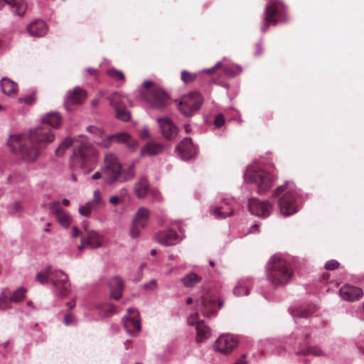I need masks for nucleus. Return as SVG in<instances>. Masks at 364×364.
Segmentation results:
<instances>
[{"label": "nucleus", "mask_w": 364, "mask_h": 364, "mask_svg": "<svg viewBox=\"0 0 364 364\" xmlns=\"http://www.w3.org/2000/svg\"><path fill=\"white\" fill-rule=\"evenodd\" d=\"M73 237H77L80 235V232L79 231L78 228L76 226L73 227Z\"/></svg>", "instance_id": "63"}, {"label": "nucleus", "mask_w": 364, "mask_h": 364, "mask_svg": "<svg viewBox=\"0 0 364 364\" xmlns=\"http://www.w3.org/2000/svg\"><path fill=\"white\" fill-rule=\"evenodd\" d=\"M339 265V263L334 259L328 261L325 264V268L328 270H333L336 269Z\"/></svg>", "instance_id": "53"}, {"label": "nucleus", "mask_w": 364, "mask_h": 364, "mask_svg": "<svg viewBox=\"0 0 364 364\" xmlns=\"http://www.w3.org/2000/svg\"><path fill=\"white\" fill-rule=\"evenodd\" d=\"M196 340L198 343H201L210 337L211 333L210 328L204 323V321H198L196 326Z\"/></svg>", "instance_id": "28"}, {"label": "nucleus", "mask_w": 364, "mask_h": 364, "mask_svg": "<svg viewBox=\"0 0 364 364\" xmlns=\"http://www.w3.org/2000/svg\"><path fill=\"white\" fill-rule=\"evenodd\" d=\"M122 174V165L117 157L109 153L105 155L104 166L102 167V175L105 182L112 184L117 181H120Z\"/></svg>", "instance_id": "6"}, {"label": "nucleus", "mask_w": 364, "mask_h": 364, "mask_svg": "<svg viewBox=\"0 0 364 364\" xmlns=\"http://www.w3.org/2000/svg\"><path fill=\"white\" fill-rule=\"evenodd\" d=\"M213 213L218 218H224L232 215L233 210L228 203H224L214 208Z\"/></svg>", "instance_id": "30"}, {"label": "nucleus", "mask_w": 364, "mask_h": 364, "mask_svg": "<svg viewBox=\"0 0 364 364\" xmlns=\"http://www.w3.org/2000/svg\"><path fill=\"white\" fill-rule=\"evenodd\" d=\"M136 195L139 198L146 197L149 191V182L145 177L141 178L134 186Z\"/></svg>", "instance_id": "31"}, {"label": "nucleus", "mask_w": 364, "mask_h": 364, "mask_svg": "<svg viewBox=\"0 0 364 364\" xmlns=\"http://www.w3.org/2000/svg\"><path fill=\"white\" fill-rule=\"evenodd\" d=\"M86 130L93 135L95 141L102 138L104 135L105 131L102 127L90 125L86 127Z\"/></svg>", "instance_id": "38"}, {"label": "nucleus", "mask_w": 364, "mask_h": 364, "mask_svg": "<svg viewBox=\"0 0 364 364\" xmlns=\"http://www.w3.org/2000/svg\"><path fill=\"white\" fill-rule=\"evenodd\" d=\"M282 192H284V194L279 200L280 213L284 216H289L296 213L298 210L296 198L299 192L294 184L289 181L286 182L285 184L277 187L274 190L273 196H277Z\"/></svg>", "instance_id": "2"}, {"label": "nucleus", "mask_w": 364, "mask_h": 364, "mask_svg": "<svg viewBox=\"0 0 364 364\" xmlns=\"http://www.w3.org/2000/svg\"><path fill=\"white\" fill-rule=\"evenodd\" d=\"M36 100V97L34 95H29L28 96H26L25 97H19L18 99V101L19 103H25L27 105H31L33 104Z\"/></svg>", "instance_id": "50"}, {"label": "nucleus", "mask_w": 364, "mask_h": 364, "mask_svg": "<svg viewBox=\"0 0 364 364\" xmlns=\"http://www.w3.org/2000/svg\"><path fill=\"white\" fill-rule=\"evenodd\" d=\"M164 146L160 143H148L143 146L140 151V156L141 157L145 156H155L158 155L163 151Z\"/></svg>", "instance_id": "25"}, {"label": "nucleus", "mask_w": 364, "mask_h": 364, "mask_svg": "<svg viewBox=\"0 0 364 364\" xmlns=\"http://www.w3.org/2000/svg\"><path fill=\"white\" fill-rule=\"evenodd\" d=\"M26 290L21 287L14 291L11 292L9 289H5L0 296V302H3L5 306H9L11 302L18 303L23 301L26 297Z\"/></svg>", "instance_id": "14"}, {"label": "nucleus", "mask_w": 364, "mask_h": 364, "mask_svg": "<svg viewBox=\"0 0 364 364\" xmlns=\"http://www.w3.org/2000/svg\"><path fill=\"white\" fill-rule=\"evenodd\" d=\"M119 198L116 196H112L109 198V201L110 203L116 205L119 203Z\"/></svg>", "instance_id": "61"}, {"label": "nucleus", "mask_w": 364, "mask_h": 364, "mask_svg": "<svg viewBox=\"0 0 364 364\" xmlns=\"http://www.w3.org/2000/svg\"><path fill=\"white\" fill-rule=\"evenodd\" d=\"M86 93L80 87H75L71 92H68L65 99V107L67 110H70V106L80 105L85 100Z\"/></svg>", "instance_id": "17"}, {"label": "nucleus", "mask_w": 364, "mask_h": 364, "mask_svg": "<svg viewBox=\"0 0 364 364\" xmlns=\"http://www.w3.org/2000/svg\"><path fill=\"white\" fill-rule=\"evenodd\" d=\"M107 73L109 76L115 78H118L122 81H124L125 77L123 73L120 70H117L115 69H110L107 71Z\"/></svg>", "instance_id": "49"}, {"label": "nucleus", "mask_w": 364, "mask_h": 364, "mask_svg": "<svg viewBox=\"0 0 364 364\" xmlns=\"http://www.w3.org/2000/svg\"><path fill=\"white\" fill-rule=\"evenodd\" d=\"M286 20L285 8L282 2L279 0H269L265 9L266 23L262 26L261 30L262 32H266L268 29L267 23L277 24Z\"/></svg>", "instance_id": "7"}, {"label": "nucleus", "mask_w": 364, "mask_h": 364, "mask_svg": "<svg viewBox=\"0 0 364 364\" xmlns=\"http://www.w3.org/2000/svg\"><path fill=\"white\" fill-rule=\"evenodd\" d=\"M50 282L54 287V294L58 297H64L70 291L68 275L61 270L50 268Z\"/></svg>", "instance_id": "9"}, {"label": "nucleus", "mask_w": 364, "mask_h": 364, "mask_svg": "<svg viewBox=\"0 0 364 364\" xmlns=\"http://www.w3.org/2000/svg\"><path fill=\"white\" fill-rule=\"evenodd\" d=\"M78 211L81 215L89 217L93 210L86 203L85 205L79 207Z\"/></svg>", "instance_id": "48"}, {"label": "nucleus", "mask_w": 364, "mask_h": 364, "mask_svg": "<svg viewBox=\"0 0 364 364\" xmlns=\"http://www.w3.org/2000/svg\"><path fill=\"white\" fill-rule=\"evenodd\" d=\"M224 124H225V118H224L223 114H218L215 117V120H214V124L215 125V127L220 128L223 125H224Z\"/></svg>", "instance_id": "52"}, {"label": "nucleus", "mask_w": 364, "mask_h": 364, "mask_svg": "<svg viewBox=\"0 0 364 364\" xmlns=\"http://www.w3.org/2000/svg\"><path fill=\"white\" fill-rule=\"evenodd\" d=\"M49 207H50L51 212L55 216L63 210V209L61 208L60 206V202L57 201V200L50 202L49 203Z\"/></svg>", "instance_id": "47"}, {"label": "nucleus", "mask_w": 364, "mask_h": 364, "mask_svg": "<svg viewBox=\"0 0 364 364\" xmlns=\"http://www.w3.org/2000/svg\"><path fill=\"white\" fill-rule=\"evenodd\" d=\"M36 279L42 284L48 283L50 281V267L38 272L36 274Z\"/></svg>", "instance_id": "40"}, {"label": "nucleus", "mask_w": 364, "mask_h": 364, "mask_svg": "<svg viewBox=\"0 0 364 364\" xmlns=\"http://www.w3.org/2000/svg\"><path fill=\"white\" fill-rule=\"evenodd\" d=\"M237 339L231 334L220 335L214 342V350L220 353L228 354L231 353L237 346Z\"/></svg>", "instance_id": "11"}, {"label": "nucleus", "mask_w": 364, "mask_h": 364, "mask_svg": "<svg viewBox=\"0 0 364 364\" xmlns=\"http://www.w3.org/2000/svg\"><path fill=\"white\" fill-rule=\"evenodd\" d=\"M64 321H65V324L66 326H69L75 322V317L71 314H67L65 316Z\"/></svg>", "instance_id": "58"}, {"label": "nucleus", "mask_w": 364, "mask_h": 364, "mask_svg": "<svg viewBox=\"0 0 364 364\" xmlns=\"http://www.w3.org/2000/svg\"><path fill=\"white\" fill-rule=\"evenodd\" d=\"M304 355H314L316 356H322L324 355L323 350L318 347H308L301 351Z\"/></svg>", "instance_id": "43"}, {"label": "nucleus", "mask_w": 364, "mask_h": 364, "mask_svg": "<svg viewBox=\"0 0 364 364\" xmlns=\"http://www.w3.org/2000/svg\"><path fill=\"white\" fill-rule=\"evenodd\" d=\"M87 204L92 209V210H96L100 207L105 205L101 193L98 190L94 191L92 200L87 202Z\"/></svg>", "instance_id": "34"}, {"label": "nucleus", "mask_w": 364, "mask_h": 364, "mask_svg": "<svg viewBox=\"0 0 364 364\" xmlns=\"http://www.w3.org/2000/svg\"><path fill=\"white\" fill-rule=\"evenodd\" d=\"M246 355H243L242 357L236 360L234 364H247V361L245 360Z\"/></svg>", "instance_id": "62"}, {"label": "nucleus", "mask_w": 364, "mask_h": 364, "mask_svg": "<svg viewBox=\"0 0 364 364\" xmlns=\"http://www.w3.org/2000/svg\"><path fill=\"white\" fill-rule=\"evenodd\" d=\"M157 283L155 279L151 280L149 282L144 284V288L148 290H154L156 288Z\"/></svg>", "instance_id": "57"}, {"label": "nucleus", "mask_w": 364, "mask_h": 364, "mask_svg": "<svg viewBox=\"0 0 364 364\" xmlns=\"http://www.w3.org/2000/svg\"><path fill=\"white\" fill-rule=\"evenodd\" d=\"M113 142V138H112V135H109L105 138H100L98 140L95 141V143L102 147L104 149H108L112 146V143Z\"/></svg>", "instance_id": "44"}, {"label": "nucleus", "mask_w": 364, "mask_h": 364, "mask_svg": "<svg viewBox=\"0 0 364 364\" xmlns=\"http://www.w3.org/2000/svg\"><path fill=\"white\" fill-rule=\"evenodd\" d=\"M54 132L46 125H40L30 129L27 140L19 145V152L22 159L27 163H33L47 146L54 141Z\"/></svg>", "instance_id": "1"}, {"label": "nucleus", "mask_w": 364, "mask_h": 364, "mask_svg": "<svg viewBox=\"0 0 364 364\" xmlns=\"http://www.w3.org/2000/svg\"><path fill=\"white\" fill-rule=\"evenodd\" d=\"M109 288L111 296L116 300L119 299L124 288V283L121 278L118 277H113L109 281Z\"/></svg>", "instance_id": "24"}, {"label": "nucleus", "mask_w": 364, "mask_h": 364, "mask_svg": "<svg viewBox=\"0 0 364 364\" xmlns=\"http://www.w3.org/2000/svg\"><path fill=\"white\" fill-rule=\"evenodd\" d=\"M154 201L159 202L162 200L160 193L157 191H153L151 193Z\"/></svg>", "instance_id": "59"}, {"label": "nucleus", "mask_w": 364, "mask_h": 364, "mask_svg": "<svg viewBox=\"0 0 364 364\" xmlns=\"http://www.w3.org/2000/svg\"><path fill=\"white\" fill-rule=\"evenodd\" d=\"M249 293V289L245 279H240L233 289V294L237 296H245Z\"/></svg>", "instance_id": "35"}, {"label": "nucleus", "mask_w": 364, "mask_h": 364, "mask_svg": "<svg viewBox=\"0 0 364 364\" xmlns=\"http://www.w3.org/2000/svg\"><path fill=\"white\" fill-rule=\"evenodd\" d=\"M97 156L98 151L94 146L88 141H85L74 151L72 159L73 163L82 168L88 164H95Z\"/></svg>", "instance_id": "5"}, {"label": "nucleus", "mask_w": 364, "mask_h": 364, "mask_svg": "<svg viewBox=\"0 0 364 364\" xmlns=\"http://www.w3.org/2000/svg\"><path fill=\"white\" fill-rule=\"evenodd\" d=\"M168 101L167 95L161 90H156L153 92V99L151 105L154 108H162L166 105Z\"/></svg>", "instance_id": "29"}, {"label": "nucleus", "mask_w": 364, "mask_h": 364, "mask_svg": "<svg viewBox=\"0 0 364 364\" xmlns=\"http://www.w3.org/2000/svg\"><path fill=\"white\" fill-rule=\"evenodd\" d=\"M200 309L203 315L205 317H211L215 314L213 300L203 298L200 304Z\"/></svg>", "instance_id": "32"}, {"label": "nucleus", "mask_w": 364, "mask_h": 364, "mask_svg": "<svg viewBox=\"0 0 364 364\" xmlns=\"http://www.w3.org/2000/svg\"><path fill=\"white\" fill-rule=\"evenodd\" d=\"M125 145L129 150L134 151L137 149L139 143L137 141L133 139L130 136L129 140H128V142H127Z\"/></svg>", "instance_id": "51"}, {"label": "nucleus", "mask_w": 364, "mask_h": 364, "mask_svg": "<svg viewBox=\"0 0 364 364\" xmlns=\"http://www.w3.org/2000/svg\"><path fill=\"white\" fill-rule=\"evenodd\" d=\"M23 211V208L21 203L18 201L14 202L9 210V212L12 215H20Z\"/></svg>", "instance_id": "45"}, {"label": "nucleus", "mask_w": 364, "mask_h": 364, "mask_svg": "<svg viewBox=\"0 0 364 364\" xmlns=\"http://www.w3.org/2000/svg\"><path fill=\"white\" fill-rule=\"evenodd\" d=\"M102 95H103V92H100L98 97L92 100L91 105H92V106L93 107H96L98 106L99 102H100V97H102Z\"/></svg>", "instance_id": "60"}, {"label": "nucleus", "mask_w": 364, "mask_h": 364, "mask_svg": "<svg viewBox=\"0 0 364 364\" xmlns=\"http://www.w3.org/2000/svg\"><path fill=\"white\" fill-rule=\"evenodd\" d=\"M157 122L162 135L168 140L175 138L178 133V128L172 121L168 118H158Z\"/></svg>", "instance_id": "15"}, {"label": "nucleus", "mask_w": 364, "mask_h": 364, "mask_svg": "<svg viewBox=\"0 0 364 364\" xmlns=\"http://www.w3.org/2000/svg\"><path fill=\"white\" fill-rule=\"evenodd\" d=\"M247 182L255 183L259 193L268 191L272 186L274 178L268 172L257 166H249L245 172Z\"/></svg>", "instance_id": "4"}, {"label": "nucleus", "mask_w": 364, "mask_h": 364, "mask_svg": "<svg viewBox=\"0 0 364 364\" xmlns=\"http://www.w3.org/2000/svg\"><path fill=\"white\" fill-rule=\"evenodd\" d=\"M177 150L181 158L183 160L191 159L197 153V149L192 142L191 138H184L177 146Z\"/></svg>", "instance_id": "16"}, {"label": "nucleus", "mask_w": 364, "mask_h": 364, "mask_svg": "<svg viewBox=\"0 0 364 364\" xmlns=\"http://www.w3.org/2000/svg\"><path fill=\"white\" fill-rule=\"evenodd\" d=\"M248 208L250 213L258 217L266 218L269 215L272 205L267 200H259L256 198L249 199Z\"/></svg>", "instance_id": "13"}, {"label": "nucleus", "mask_w": 364, "mask_h": 364, "mask_svg": "<svg viewBox=\"0 0 364 364\" xmlns=\"http://www.w3.org/2000/svg\"><path fill=\"white\" fill-rule=\"evenodd\" d=\"M57 221L64 228H68L71 223V217L64 210L55 216Z\"/></svg>", "instance_id": "37"}, {"label": "nucleus", "mask_w": 364, "mask_h": 364, "mask_svg": "<svg viewBox=\"0 0 364 364\" xmlns=\"http://www.w3.org/2000/svg\"><path fill=\"white\" fill-rule=\"evenodd\" d=\"M27 31L32 36L41 37L47 33L48 28L45 21L39 20L31 23L27 27Z\"/></svg>", "instance_id": "21"}, {"label": "nucleus", "mask_w": 364, "mask_h": 364, "mask_svg": "<svg viewBox=\"0 0 364 364\" xmlns=\"http://www.w3.org/2000/svg\"><path fill=\"white\" fill-rule=\"evenodd\" d=\"M267 278L274 286L287 284L291 279L292 272L287 262L278 256H273L267 264Z\"/></svg>", "instance_id": "3"}, {"label": "nucleus", "mask_w": 364, "mask_h": 364, "mask_svg": "<svg viewBox=\"0 0 364 364\" xmlns=\"http://www.w3.org/2000/svg\"><path fill=\"white\" fill-rule=\"evenodd\" d=\"M196 78V75L194 73H191L186 70L181 72V79L186 84L194 81Z\"/></svg>", "instance_id": "46"}, {"label": "nucleus", "mask_w": 364, "mask_h": 364, "mask_svg": "<svg viewBox=\"0 0 364 364\" xmlns=\"http://www.w3.org/2000/svg\"><path fill=\"white\" fill-rule=\"evenodd\" d=\"M107 100L109 102V105L114 108V110L126 106L127 102L132 106V102L129 101L125 95H123L117 92H114L107 97Z\"/></svg>", "instance_id": "23"}, {"label": "nucleus", "mask_w": 364, "mask_h": 364, "mask_svg": "<svg viewBox=\"0 0 364 364\" xmlns=\"http://www.w3.org/2000/svg\"><path fill=\"white\" fill-rule=\"evenodd\" d=\"M41 122L58 129L62 124V117L58 112H50L41 118Z\"/></svg>", "instance_id": "26"}, {"label": "nucleus", "mask_w": 364, "mask_h": 364, "mask_svg": "<svg viewBox=\"0 0 364 364\" xmlns=\"http://www.w3.org/2000/svg\"><path fill=\"white\" fill-rule=\"evenodd\" d=\"M130 135L127 132H119L112 135L113 141L125 144L129 140Z\"/></svg>", "instance_id": "42"}, {"label": "nucleus", "mask_w": 364, "mask_h": 364, "mask_svg": "<svg viewBox=\"0 0 364 364\" xmlns=\"http://www.w3.org/2000/svg\"><path fill=\"white\" fill-rule=\"evenodd\" d=\"M0 87L4 94L14 96L17 94L18 85L8 77H3L0 81Z\"/></svg>", "instance_id": "27"}, {"label": "nucleus", "mask_w": 364, "mask_h": 364, "mask_svg": "<svg viewBox=\"0 0 364 364\" xmlns=\"http://www.w3.org/2000/svg\"><path fill=\"white\" fill-rule=\"evenodd\" d=\"M135 176L134 164H131L129 168L124 171H122L121 182H124L132 180Z\"/></svg>", "instance_id": "41"}, {"label": "nucleus", "mask_w": 364, "mask_h": 364, "mask_svg": "<svg viewBox=\"0 0 364 364\" xmlns=\"http://www.w3.org/2000/svg\"><path fill=\"white\" fill-rule=\"evenodd\" d=\"M292 315L295 316L306 317L309 315V312L306 309H298L292 312Z\"/></svg>", "instance_id": "54"}, {"label": "nucleus", "mask_w": 364, "mask_h": 364, "mask_svg": "<svg viewBox=\"0 0 364 364\" xmlns=\"http://www.w3.org/2000/svg\"><path fill=\"white\" fill-rule=\"evenodd\" d=\"M202 278L194 272L186 274L181 279V282L186 287H193L201 281Z\"/></svg>", "instance_id": "33"}, {"label": "nucleus", "mask_w": 364, "mask_h": 364, "mask_svg": "<svg viewBox=\"0 0 364 364\" xmlns=\"http://www.w3.org/2000/svg\"><path fill=\"white\" fill-rule=\"evenodd\" d=\"M156 238L160 244L164 246L174 245L178 243L181 240L180 235L172 230H166L157 232Z\"/></svg>", "instance_id": "18"}, {"label": "nucleus", "mask_w": 364, "mask_h": 364, "mask_svg": "<svg viewBox=\"0 0 364 364\" xmlns=\"http://www.w3.org/2000/svg\"><path fill=\"white\" fill-rule=\"evenodd\" d=\"M114 111L116 117L122 122H128L131 119V113L125 106Z\"/></svg>", "instance_id": "39"}, {"label": "nucleus", "mask_w": 364, "mask_h": 364, "mask_svg": "<svg viewBox=\"0 0 364 364\" xmlns=\"http://www.w3.org/2000/svg\"><path fill=\"white\" fill-rule=\"evenodd\" d=\"M198 313H196L195 314L193 315H191L190 316L188 319H187V322L189 325H191V326H197V322L198 321H200L199 320H198Z\"/></svg>", "instance_id": "55"}, {"label": "nucleus", "mask_w": 364, "mask_h": 364, "mask_svg": "<svg viewBox=\"0 0 364 364\" xmlns=\"http://www.w3.org/2000/svg\"><path fill=\"white\" fill-rule=\"evenodd\" d=\"M149 220V211L147 208H140L134 215L132 220V225L130 228L132 237L137 238L141 233V228H144Z\"/></svg>", "instance_id": "10"}, {"label": "nucleus", "mask_w": 364, "mask_h": 364, "mask_svg": "<svg viewBox=\"0 0 364 364\" xmlns=\"http://www.w3.org/2000/svg\"><path fill=\"white\" fill-rule=\"evenodd\" d=\"M203 102L200 95L198 92H192L184 95L178 103V109L185 116H191L197 112Z\"/></svg>", "instance_id": "8"}, {"label": "nucleus", "mask_w": 364, "mask_h": 364, "mask_svg": "<svg viewBox=\"0 0 364 364\" xmlns=\"http://www.w3.org/2000/svg\"><path fill=\"white\" fill-rule=\"evenodd\" d=\"M102 178V171L101 172H99V171H97L95 172L92 176V178L93 180H96V179H98L100 178Z\"/></svg>", "instance_id": "64"}, {"label": "nucleus", "mask_w": 364, "mask_h": 364, "mask_svg": "<svg viewBox=\"0 0 364 364\" xmlns=\"http://www.w3.org/2000/svg\"><path fill=\"white\" fill-rule=\"evenodd\" d=\"M82 241L90 248L95 249L102 245L103 240L102 236L96 231L90 230L87 232L86 235L82 238Z\"/></svg>", "instance_id": "22"}, {"label": "nucleus", "mask_w": 364, "mask_h": 364, "mask_svg": "<svg viewBox=\"0 0 364 364\" xmlns=\"http://www.w3.org/2000/svg\"><path fill=\"white\" fill-rule=\"evenodd\" d=\"M128 314L123 317V324L127 332L132 336L135 335L141 329V321L136 310L128 309Z\"/></svg>", "instance_id": "12"}, {"label": "nucleus", "mask_w": 364, "mask_h": 364, "mask_svg": "<svg viewBox=\"0 0 364 364\" xmlns=\"http://www.w3.org/2000/svg\"><path fill=\"white\" fill-rule=\"evenodd\" d=\"M8 5L11 12L22 16L26 11L27 4L24 0H0V9Z\"/></svg>", "instance_id": "19"}, {"label": "nucleus", "mask_w": 364, "mask_h": 364, "mask_svg": "<svg viewBox=\"0 0 364 364\" xmlns=\"http://www.w3.org/2000/svg\"><path fill=\"white\" fill-rule=\"evenodd\" d=\"M73 139L70 137L64 139L55 150V155L57 157H61L64 155L65 151L72 145Z\"/></svg>", "instance_id": "36"}, {"label": "nucleus", "mask_w": 364, "mask_h": 364, "mask_svg": "<svg viewBox=\"0 0 364 364\" xmlns=\"http://www.w3.org/2000/svg\"><path fill=\"white\" fill-rule=\"evenodd\" d=\"M339 293L341 296L346 301H355L363 296V290L357 287L351 285H344L342 287Z\"/></svg>", "instance_id": "20"}, {"label": "nucleus", "mask_w": 364, "mask_h": 364, "mask_svg": "<svg viewBox=\"0 0 364 364\" xmlns=\"http://www.w3.org/2000/svg\"><path fill=\"white\" fill-rule=\"evenodd\" d=\"M139 136L144 139H147L149 136V128L147 126H144L142 129L139 132Z\"/></svg>", "instance_id": "56"}]
</instances>
